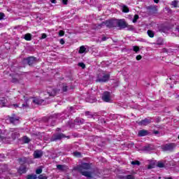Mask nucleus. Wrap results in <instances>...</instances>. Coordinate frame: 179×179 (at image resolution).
Here are the masks:
<instances>
[{
  "label": "nucleus",
  "mask_w": 179,
  "mask_h": 179,
  "mask_svg": "<svg viewBox=\"0 0 179 179\" xmlns=\"http://www.w3.org/2000/svg\"><path fill=\"white\" fill-rule=\"evenodd\" d=\"M78 66H80L81 68H83V69H85V68H86V65L83 62L78 63Z\"/></svg>",
  "instance_id": "473e14b6"
},
{
  "label": "nucleus",
  "mask_w": 179,
  "mask_h": 179,
  "mask_svg": "<svg viewBox=\"0 0 179 179\" xmlns=\"http://www.w3.org/2000/svg\"><path fill=\"white\" fill-rule=\"evenodd\" d=\"M162 31H163L164 33H166V29H162Z\"/></svg>",
  "instance_id": "13d9d810"
},
{
  "label": "nucleus",
  "mask_w": 179,
  "mask_h": 179,
  "mask_svg": "<svg viewBox=\"0 0 179 179\" xmlns=\"http://www.w3.org/2000/svg\"><path fill=\"white\" fill-rule=\"evenodd\" d=\"M154 134H155V135H157V134H159V131H154Z\"/></svg>",
  "instance_id": "864d4df0"
},
{
  "label": "nucleus",
  "mask_w": 179,
  "mask_h": 179,
  "mask_svg": "<svg viewBox=\"0 0 179 179\" xmlns=\"http://www.w3.org/2000/svg\"><path fill=\"white\" fill-rule=\"evenodd\" d=\"M151 122H152V119L145 118L141 120V122H139L138 125H143L144 127H146V125H149V124H150Z\"/></svg>",
  "instance_id": "9d476101"
},
{
  "label": "nucleus",
  "mask_w": 179,
  "mask_h": 179,
  "mask_svg": "<svg viewBox=\"0 0 179 179\" xmlns=\"http://www.w3.org/2000/svg\"><path fill=\"white\" fill-rule=\"evenodd\" d=\"M91 167L92 166L88 163H83L77 166L76 170H78V171H79L82 176L87 177V178H93L94 172L92 171H87L90 170Z\"/></svg>",
  "instance_id": "f257e3e1"
},
{
  "label": "nucleus",
  "mask_w": 179,
  "mask_h": 179,
  "mask_svg": "<svg viewBox=\"0 0 179 179\" xmlns=\"http://www.w3.org/2000/svg\"><path fill=\"white\" fill-rule=\"evenodd\" d=\"M33 103L34 104H37V106H40L41 104H43V103H44V100L39 99H34Z\"/></svg>",
  "instance_id": "dca6fc26"
},
{
  "label": "nucleus",
  "mask_w": 179,
  "mask_h": 179,
  "mask_svg": "<svg viewBox=\"0 0 179 179\" xmlns=\"http://www.w3.org/2000/svg\"><path fill=\"white\" fill-rule=\"evenodd\" d=\"M17 129H10V132H14L12 134V138L13 139H16V138H19V133L17 131Z\"/></svg>",
  "instance_id": "ddd939ff"
},
{
  "label": "nucleus",
  "mask_w": 179,
  "mask_h": 179,
  "mask_svg": "<svg viewBox=\"0 0 179 179\" xmlns=\"http://www.w3.org/2000/svg\"><path fill=\"white\" fill-rule=\"evenodd\" d=\"M86 101H87V103H94L96 102V99L90 96L86 98Z\"/></svg>",
  "instance_id": "412c9836"
},
{
  "label": "nucleus",
  "mask_w": 179,
  "mask_h": 179,
  "mask_svg": "<svg viewBox=\"0 0 179 179\" xmlns=\"http://www.w3.org/2000/svg\"><path fill=\"white\" fill-rule=\"evenodd\" d=\"M176 148H177V144L174 143H166L162 146V149L164 152H173Z\"/></svg>",
  "instance_id": "7ed1b4c3"
},
{
  "label": "nucleus",
  "mask_w": 179,
  "mask_h": 179,
  "mask_svg": "<svg viewBox=\"0 0 179 179\" xmlns=\"http://www.w3.org/2000/svg\"><path fill=\"white\" fill-rule=\"evenodd\" d=\"M57 168L58 170H60V171H64V170H65V166L64 165H57Z\"/></svg>",
  "instance_id": "bb28decb"
},
{
  "label": "nucleus",
  "mask_w": 179,
  "mask_h": 179,
  "mask_svg": "<svg viewBox=\"0 0 179 179\" xmlns=\"http://www.w3.org/2000/svg\"><path fill=\"white\" fill-rule=\"evenodd\" d=\"M133 166H140L141 162L139 161H133L131 163Z\"/></svg>",
  "instance_id": "cd10ccee"
},
{
  "label": "nucleus",
  "mask_w": 179,
  "mask_h": 179,
  "mask_svg": "<svg viewBox=\"0 0 179 179\" xmlns=\"http://www.w3.org/2000/svg\"><path fill=\"white\" fill-rule=\"evenodd\" d=\"M124 179H135V176L134 175H127V176L123 178Z\"/></svg>",
  "instance_id": "c85d7f7f"
},
{
  "label": "nucleus",
  "mask_w": 179,
  "mask_h": 179,
  "mask_svg": "<svg viewBox=\"0 0 179 179\" xmlns=\"http://www.w3.org/2000/svg\"><path fill=\"white\" fill-rule=\"evenodd\" d=\"M74 122H76V124H78V125H80V124L85 123V120L80 119V118H77L74 120Z\"/></svg>",
  "instance_id": "a211bd4d"
},
{
  "label": "nucleus",
  "mask_w": 179,
  "mask_h": 179,
  "mask_svg": "<svg viewBox=\"0 0 179 179\" xmlns=\"http://www.w3.org/2000/svg\"><path fill=\"white\" fill-rule=\"evenodd\" d=\"M154 2H155V3H159V0H154Z\"/></svg>",
  "instance_id": "5fc2aeb1"
},
{
  "label": "nucleus",
  "mask_w": 179,
  "mask_h": 179,
  "mask_svg": "<svg viewBox=\"0 0 179 179\" xmlns=\"http://www.w3.org/2000/svg\"><path fill=\"white\" fill-rule=\"evenodd\" d=\"M147 34L151 38H153L155 37V32L152 30H148Z\"/></svg>",
  "instance_id": "6ab92c4d"
},
{
  "label": "nucleus",
  "mask_w": 179,
  "mask_h": 179,
  "mask_svg": "<svg viewBox=\"0 0 179 179\" xmlns=\"http://www.w3.org/2000/svg\"><path fill=\"white\" fill-rule=\"evenodd\" d=\"M138 136H146L147 135H149V131H148V130L142 129L138 131Z\"/></svg>",
  "instance_id": "4468645a"
},
{
  "label": "nucleus",
  "mask_w": 179,
  "mask_h": 179,
  "mask_svg": "<svg viewBox=\"0 0 179 179\" xmlns=\"http://www.w3.org/2000/svg\"><path fill=\"white\" fill-rule=\"evenodd\" d=\"M138 19H139V15H135L134 17L132 20L133 23H136V22H138Z\"/></svg>",
  "instance_id": "c756f323"
},
{
  "label": "nucleus",
  "mask_w": 179,
  "mask_h": 179,
  "mask_svg": "<svg viewBox=\"0 0 179 179\" xmlns=\"http://www.w3.org/2000/svg\"><path fill=\"white\" fill-rule=\"evenodd\" d=\"M149 8H150V9H153V8H155V7H153V6H150Z\"/></svg>",
  "instance_id": "bf43d9fd"
},
{
  "label": "nucleus",
  "mask_w": 179,
  "mask_h": 179,
  "mask_svg": "<svg viewBox=\"0 0 179 179\" xmlns=\"http://www.w3.org/2000/svg\"><path fill=\"white\" fill-rule=\"evenodd\" d=\"M24 140L25 143H29V142H30V139L27 138V136H24Z\"/></svg>",
  "instance_id": "e433bc0d"
},
{
  "label": "nucleus",
  "mask_w": 179,
  "mask_h": 179,
  "mask_svg": "<svg viewBox=\"0 0 179 179\" xmlns=\"http://www.w3.org/2000/svg\"><path fill=\"white\" fill-rule=\"evenodd\" d=\"M28 101H29V99H27L25 101V103H22L21 107H22V108H29V103H28Z\"/></svg>",
  "instance_id": "b1692460"
},
{
  "label": "nucleus",
  "mask_w": 179,
  "mask_h": 179,
  "mask_svg": "<svg viewBox=\"0 0 179 179\" xmlns=\"http://www.w3.org/2000/svg\"><path fill=\"white\" fill-rule=\"evenodd\" d=\"M102 100L106 103H110V101H111V94L109 92H103L102 95Z\"/></svg>",
  "instance_id": "6e6552de"
},
{
  "label": "nucleus",
  "mask_w": 179,
  "mask_h": 179,
  "mask_svg": "<svg viewBox=\"0 0 179 179\" xmlns=\"http://www.w3.org/2000/svg\"><path fill=\"white\" fill-rule=\"evenodd\" d=\"M62 3H64V5H68V0H62Z\"/></svg>",
  "instance_id": "de8ad7c7"
},
{
  "label": "nucleus",
  "mask_w": 179,
  "mask_h": 179,
  "mask_svg": "<svg viewBox=\"0 0 179 179\" xmlns=\"http://www.w3.org/2000/svg\"><path fill=\"white\" fill-rule=\"evenodd\" d=\"M122 12H124V13H128V12H129V8L127 6H123Z\"/></svg>",
  "instance_id": "393cba45"
},
{
  "label": "nucleus",
  "mask_w": 179,
  "mask_h": 179,
  "mask_svg": "<svg viewBox=\"0 0 179 179\" xmlns=\"http://www.w3.org/2000/svg\"><path fill=\"white\" fill-rule=\"evenodd\" d=\"M52 126H54V124H52Z\"/></svg>",
  "instance_id": "e2e57ef3"
},
{
  "label": "nucleus",
  "mask_w": 179,
  "mask_h": 179,
  "mask_svg": "<svg viewBox=\"0 0 179 179\" xmlns=\"http://www.w3.org/2000/svg\"><path fill=\"white\" fill-rule=\"evenodd\" d=\"M59 93V90L55 89V88H50V90H48V94L50 97H54L55 96H57V94Z\"/></svg>",
  "instance_id": "1a4fd4ad"
},
{
  "label": "nucleus",
  "mask_w": 179,
  "mask_h": 179,
  "mask_svg": "<svg viewBox=\"0 0 179 179\" xmlns=\"http://www.w3.org/2000/svg\"><path fill=\"white\" fill-rule=\"evenodd\" d=\"M26 61L28 65L30 66V65H33V64H36V62H37V59H36V57H29L26 59Z\"/></svg>",
  "instance_id": "9b49d317"
},
{
  "label": "nucleus",
  "mask_w": 179,
  "mask_h": 179,
  "mask_svg": "<svg viewBox=\"0 0 179 179\" xmlns=\"http://www.w3.org/2000/svg\"><path fill=\"white\" fill-rule=\"evenodd\" d=\"M18 162L20 164H24V163H26V162H27V159H26V158H24V157L20 158V159H18Z\"/></svg>",
  "instance_id": "5701e85b"
},
{
  "label": "nucleus",
  "mask_w": 179,
  "mask_h": 179,
  "mask_svg": "<svg viewBox=\"0 0 179 179\" xmlns=\"http://www.w3.org/2000/svg\"><path fill=\"white\" fill-rule=\"evenodd\" d=\"M38 179H47V177L46 176H44L43 175H40L38 176Z\"/></svg>",
  "instance_id": "49530a36"
},
{
  "label": "nucleus",
  "mask_w": 179,
  "mask_h": 179,
  "mask_svg": "<svg viewBox=\"0 0 179 179\" xmlns=\"http://www.w3.org/2000/svg\"><path fill=\"white\" fill-rule=\"evenodd\" d=\"M73 155L75 156V157H80L81 154L80 152H74Z\"/></svg>",
  "instance_id": "7c9ffc66"
},
{
  "label": "nucleus",
  "mask_w": 179,
  "mask_h": 179,
  "mask_svg": "<svg viewBox=\"0 0 179 179\" xmlns=\"http://www.w3.org/2000/svg\"><path fill=\"white\" fill-rule=\"evenodd\" d=\"M148 169H155V165L154 164H150L148 166Z\"/></svg>",
  "instance_id": "a18cd8bd"
},
{
  "label": "nucleus",
  "mask_w": 179,
  "mask_h": 179,
  "mask_svg": "<svg viewBox=\"0 0 179 179\" xmlns=\"http://www.w3.org/2000/svg\"><path fill=\"white\" fill-rule=\"evenodd\" d=\"M7 120H8L10 124H13V125H16L19 124L20 117L16 116L15 114H13L11 116H8Z\"/></svg>",
  "instance_id": "39448f33"
},
{
  "label": "nucleus",
  "mask_w": 179,
  "mask_h": 179,
  "mask_svg": "<svg viewBox=\"0 0 179 179\" xmlns=\"http://www.w3.org/2000/svg\"><path fill=\"white\" fill-rule=\"evenodd\" d=\"M13 106H14V107H17V105L14 104Z\"/></svg>",
  "instance_id": "052dcab7"
},
{
  "label": "nucleus",
  "mask_w": 179,
  "mask_h": 179,
  "mask_svg": "<svg viewBox=\"0 0 179 179\" xmlns=\"http://www.w3.org/2000/svg\"><path fill=\"white\" fill-rule=\"evenodd\" d=\"M12 83H19V80H17V78H13L12 79Z\"/></svg>",
  "instance_id": "4c0bfd02"
},
{
  "label": "nucleus",
  "mask_w": 179,
  "mask_h": 179,
  "mask_svg": "<svg viewBox=\"0 0 179 179\" xmlns=\"http://www.w3.org/2000/svg\"><path fill=\"white\" fill-rule=\"evenodd\" d=\"M27 171V169L26 168V166H20L18 170V173H20V174H24Z\"/></svg>",
  "instance_id": "f3484780"
},
{
  "label": "nucleus",
  "mask_w": 179,
  "mask_h": 179,
  "mask_svg": "<svg viewBox=\"0 0 179 179\" xmlns=\"http://www.w3.org/2000/svg\"><path fill=\"white\" fill-rule=\"evenodd\" d=\"M157 167H159L160 169L164 167V164L162 162H157Z\"/></svg>",
  "instance_id": "2f4dec72"
},
{
  "label": "nucleus",
  "mask_w": 179,
  "mask_h": 179,
  "mask_svg": "<svg viewBox=\"0 0 179 179\" xmlns=\"http://www.w3.org/2000/svg\"><path fill=\"white\" fill-rule=\"evenodd\" d=\"M41 38H47V34H43Z\"/></svg>",
  "instance_id": "8fccbe9b"
},
{
  "label": "nucleus",
  "mask_w": 179,
  "mask_h": 179,
  "mask_svg": "<svg viewBox=\"0 0 179 179\" xmlns=\"http://www.w3.org/2000/svg\"><path fill=\"white\" fill-rule=\"evenodd\" d=\"M66 90H68V86H66V85H64L62 87V91L66 92Z\"/></svg>",
  "instance_id": "ea45409f"
},
{
  "label": "nucleus",
  "mask_w": 179,
  "mask_h": 179,
  "mask_svg": "<svg viewBox=\"0 0 179 179\" xmlns=\"http://www.w3.org/2000/svg\"><path fill=\"white\" fill-rule=\"evenodd\" d=\"M43 173V169H37L36 171V174H41Z\"/></svg>",
  "instance_id": "c9c22d12"
},
{
  "label": "nucleus",
  "mask_w": 179,
  "mask_h": 179,
  "mask_svg": "<svg viewBox=\"0 0 179 179\" xmlns=\"http://www.w3.org/2000/svg\"><path fill=\"white\" fill-rule=\"evenodd\" d=\"M27 179H37V175L36 174H31L28 175L26 177Z\"/></svg>",
  "instance_id": "4be33fe9"
},
{
  "label": "nucleus",
  "mask_w": 179,
  "mask_h": 179,
  "mask_svg": "<svg viewBox=\"0 0 179 179\" xmlns=\"http://www.w3.org/2000/svg\"><path fill=\"white\" fill-rule=\"evenodd\" d=\"M108 27V29H111L113 27H116V22L115 20H107L105 22H103L101 24H99L96 27L97 29H101L104 27Z\"/></svg>",
  "instance_id": "f03ea898"
},
{
  "label": "nucleus",
  "mask_w": 179,
  "mask_h": 179,
  "mask_svg": "<svg viewBox=\"0 0 179 179\" xmlns=\"http://www.w3.org/2000/svg\"><path fill=\"white\" fill-rule=\"evenodd\" d=\"M58 129H57V131H58Z\"/></svg>",
  "instance_id": "0e129e2a"
},
{
  "label": "nucleus",
  "mask_w": 179,
  "mask_h": 179,
  "mask_svg": "<svg viewBox=\"0 0 179 179\" xmlns=\"http://www.w3.org/2000/svg\"><path fill=\"white\" fill-rule=\"evenodd\" d=\"M85 115L88 117V118H93V114H92V112L90 111H86Z\"/></svg>",
  "instance_id": "a878e982"
},
{
  "label": "nucleus",
  "mask_w": 179,
  "mask_h": 179,
  "mask_svg": "<svg viewBox=\"0 0 179 179\" xmlns=\"http://www.w3.org/2000/svg\"><path fill=\"white\" fill-rule=\"evenodd\" d=\"M102 41H106V40H107V37H106V36H103V37H102Z\"/></svg>",
  "instance_id": "3c124183"
},
{
  "label": "nucleus",
  "mask_w": 179,
  "mask_h": 179,
  "mask_svg": "<svg viewBox=\"0 0 179 179\" xmlns=\"http://www.w3.org/2000/svg\"><path fill=\"white\" fill-rule=\"evenodd\" d=\"M69 125L70 128H73L75 127V124L72 123L71 122H69Z\"/></svg>",
  "instance_id": "c03bdc74"
},
{
  "label": "nucleus",
  "mask_w": 179,
  "mask_h": 179,
  "mask_svg": "<svg viewBox=\"0 0 179 179\" xmlns=\"http://www.w3.org/2000/svg\"><path fill=\"white\" fill-rule=\"evenodd\" d=\"M5 17V14L3 13H0V20H2Z\"/></svg>",
  "instance_id": "79ce46f5"
},
{
  "label": "nucleus",
  "mask_w": 179,
  "mask_h": 179,
  "mask_svg": "<svg viewBox=\"0 0 179 179\" xmlns=\"http://www.w3.org/2000/svg\"><path fill=\"white\" fill-rule=\"evenodd\" d=\"M165 179H173V178H166Z\"/></svg>",
  "instance_id": "680f3d73"
},
{
  "label": "nucleus",
  "mask_w": 179,
  "mask_h": 179,
  "mask_svg": "<svg viewBox=\"0 0 179 179\" xmlns=\"http://www.w3.org/2000/svg\"><path fill=\"white\" fill-rule=\"evenodd\" d=\"M24 38L27 41H30L31 40V34H25Z\"/></svg>",
  "instance_id": "aec40b11"
},
{
  "label": "nucleus",
  "mask_w": 179,
  "mask_h": 179,
  "mask_svg": "<svg viewBox=\"0 0 179 179\" xmlns=\"http://www.w3.org/2000/svg\"><path fill=\"white\" fill-rule=\"evenodd\" d=\"M133 51H134V52H138L139 51V47L138 46H133Z\"/></svg>",
  "instance_id": "72a5a7b5"
},
{
  "label": "nucleus",
  "mask_w": 179,
  "mask_h": 179,
  "mask_svg": "<svg viewBox=\"0 0 179 179\" xmlns=\"http://www.w3.org/2000/svg\"><path fill=\"white\" fill-rule=\"evenodd\" d=\"M136 59L137 61H141V59H142V56L141 55H137Z\"/></svg>",
  "instance_id": "a19ab883"
},
{
  "label": "nucleus",
  "mask_w": 179,
  "mask_h": 179,
  "mask_svg": "<svg viewBox=\"0 0 179 179\" xmlns=\"http://www.w3.org/2000/svg\"><path fill=\"white\" fill-rule=\"evenodd\" d=\"M34 159H40V157H43V151L36 150L34 152Z\"/></svg>",
  "instance_id": "f8f14e48"
},
{
  "label": "nucleus",
  "mask_w": 179,
  "mask_h": 179,
  "mask_svg": "<svg viewBox=\"0 0 179 179\" xmlns=\"http://www.w3.org/2000/svg\"><path fill=\"white\" fill-rule=\"evenodd\" d=\"M176 31H178V33H179V27H177L176 28Z\"/></svg>",
  "instance_id": "6e6d98bb"
},
{
  "label": "nucleus",
  "mask_w": 179,
  "mask_h": 179,
  "mask_svg": "<svg viewBox=\"0 0 179 179\" xmlns=\"http://www.w3.org/2000/svg\"><path fill=\"white\" fill-rule=\"evenodd\" d=\"M0 106L1 107H3V106H5V99H0Z\"/></svg>",
  "instance_id": "f704fd0d"
},
{
  "label": "nucleus",
  "mask_w": 179,
  "mask_h": 179,
  "mask_svg": "<svg viewBox=\"0 0 179 179\" xmlns=\"http://www.w3.org/2000/svg\"><path fill=\"white\" fill-rule=\"evenodd\" d=\"M88 50L86 48V47H85L84 45L80 46V49L78 50V53L79 54H86L87 52H88Z\"/></svg>",
  "instance_id": "2eb2a0df"
},
{
  "label": "nucleus",
  "mask_w": 179,
  "mask_h": 179,
  "mask_svg": "<svg viewBox=\"0 0 179 179\" xmlns=\"http://www.w3.org/2000/svg\"><path fill=\"white\" fill-rule=\"evenodd\" d=\"M110 80V74H99L97 76L96 82H99L100 83H106V82H108Z\"/></svg>",
  "instance_id": "20e7f679"
},
{
  "label": "nucleus",
  "mask_w": 179,
  "mask_h": 179,
  "mask_svg": "<svg viewBox=\"0 0 179 179\" xmlns=\"http://www.w3.org/2000/svg\"><path fill=\"white\" fill-rule=\"evenodd\" d=\"M177 3L176 1H172V6H174V8H177Z\"/></svg>",
  "instance_id": "37998d69"
},
{
  "label": "nucleus",
  "mask_w": 179,
  "mask_h": 179,
  "mask_svg": "<svg viewBox=\"0 0 179 179\" xmlns=\"http://www.w3.org/2000/svg\"><path fill=\"white\" fill-rule=\"evenodd\" d=\"M50 2H52V3H56L57 0H50Z\"/></svg>",
  "instance_id": "603ef678"
},
{
  "label": "nucleus",
  "mask_w": 179,
  "mask_h": 179,
  "mask_svg": "<svg viewBox=\"0 0 179 179\" xmlns=\"http://www.w3.org/2000/svg\"><path fill=\"white\" fill-rule=\"evenodd\" d=\"M67 138H69V136H67Z\"/></svg>",
  "instance_id": "69168bd1"
},
{
  "label": "nucleus",
  "mask_w": 179,
  "mask_h": 179,
  "mask_svg": "<svg viewBox=\"0 0 179 179\" xmlns=\"http://www.w3.org/2000/svg\"><path fill=\"white\" fill-rule=\"evenodd\" d=\"M63 138H66L64 134H55L50 138V142H56V141H61Z\"/></svg>",
  "instance_id": "423d86ee"
},
{
  "label": "nucleus",
  "mask_w": 179,
  "mask_h": 179,
  "mask_svg": "<svg viewBox=\"0 0 179 179\" xmlns=\"http://www.w3.org/2000/svg\"><path fill=\"white\" fill-rule=\"evenodd\" d=\"M59 43H60V44L64 45V44H65V41H64V39L62 38V39H60Z\"/></svg>",
  "instance_id": "09e8293b"
},
{
  "label": "nucleus",
  "mask_w": 179,
  "mask_h": 179,
  "mask_svg": "<svg viewBox=\"0 0 179 179\" xmlns=\"http://www.w3.org/2000/svg\"><path fill=\"white\" fill-rule=\"evenodd\" d=\"M116 23V27H120V29H125V27H128V24L124 21V20H115Z\"/></svg>",
  "instance_id": "0eeeda50"
},
{
  "label": "nucleus",
  "mask_w": 179,
  "mask_h": 179,
  "mask_svg": "<svg viewBox=\"0 0 179 179\" xmlns=\"http://www.w3.org/2000/svg\"><path fill=\"white\" fill-rule=\"evenodd\" d=\"M64 34H65V32H64L63 30H60V31H59V36L60 37H62V36H64Z\"/></svg>",
  "instance_id": "58836bf2"
},
{
  "label": "nucleus",
  "mask_w": 179,
  "mask_h": 179,
  "mask_svg": "<svg viewBox=\"0 0 179 179\" xmlns=\"http://www.w3.org/2000/svg\"><path fill=\"white\" fill-rule=\"evenodd\" d=\"M0 141H3V137L0 136Z\"/></svg>",
  "instance_id": "4d7b16f0"
}]
</instances>
